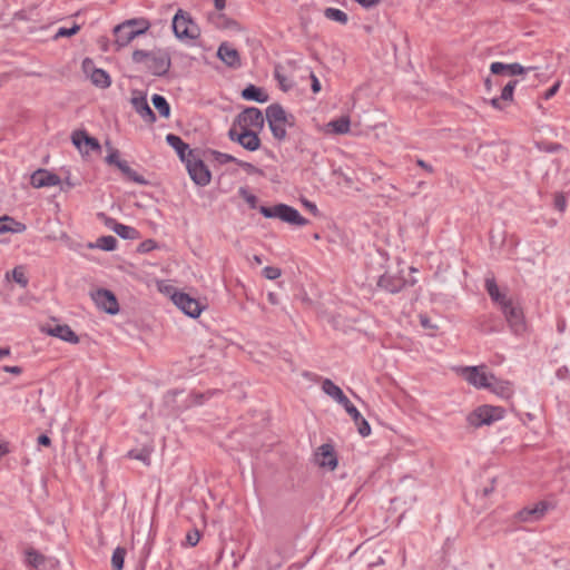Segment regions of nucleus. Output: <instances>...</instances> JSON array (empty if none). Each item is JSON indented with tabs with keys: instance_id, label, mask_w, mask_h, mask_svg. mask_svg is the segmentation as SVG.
Here are the masks:
<instances>
[{
	"instance_id": "1",
	"label": "nucleus",
	"mask_w": 570,
	"mask_h": 570,
	"mask_svg": "<svg viewBox=\"0 0 570 570\" xmlns=\"http://www.w3.org/2000/svg\"><path fill=\"white\" fill-rule=\"evenodd\" d=\"M259 212L266 218H279L291 225L304 226L308 223L295 208L285 204H277L273 207L261 206Z\"/></svg>"
},
{
	"instance_id": "2",
	"label": "nucleus",
	"mask_w": 570,
	"mask_h": 570,
	"mask_svg": "<svg viewBox=\"0 0 570 570\" xmlns=\"http://www.w3.org/2000/svg\"><path fill=\"white\" fill-rule=\"evenodd\" d=\"M266 118L273 136L283 140L286 137V126H292L285 110L279 105H271L266 109Z\"/></svg>"
},
{
	"instance_id": "3",
	"label": "nucleus",
	"mask_w": 570,
	"mask_h": 570,
	"mask_svg": "<svg viewBox=\"0 0 570 570\" xmlns=\"http://www.w3.org/2000/svg\"><path fill=\"white\" fill-rule=\"evenodd\" d=\"M504 410L500 406L481 405L471 412L468 421L471 425L479 428L481 425H490L503 417Z\"/></svg>"
},
{
	"instance_id": "4",
	"label": "nucleus",
	"mask_w": 570,
	"mask_h": 570,
	"mask_svg": "<svg viewBox=\"0 0 570 570\" xmlns=\"http://www.w3.org/2000/svg\"><path fill=\"white\" fill-rule=\"evenodd\" d=\"M458 373L476 389H487L491 386V380H494V375L487 372L485 365L460 367Z\"/></svg>"
},
{
	"instance_id": "5",
	"label": "nucleus",
	"mask_w": 570,
	"mask_h": 570,
	"mask_svg": "<svg viewBox=\"0 0 570 570\" xmlns=\"http://www.w3.org/2000/svg\"><path fill=\"white\" fill-rule=\"evenodd\" d=\"M137 23H138V21L132 19V20H128V21L115 27V29H114V33L116 37L115 46H116L117 50L126 47L137 36L142 35L148 29L147 23H145V26L140 29H135L134 26Z\"/></svg>"
},
{
	"instance_id": "6",
	"label": "nucleus",
	"mask_w": 570,
	"mask_h": 570,
	"mask_svg": "<svg viewBox=\"0 0 570 570\" xmlns=\"http://www.w3.org/2000/svg\"><path fill=\"white\" fill-rule=\"evenodd\" d=\"M173 29L179 39H196L199 36L198 26L183 10H178L173 19Z\"/></svg>"
},
{
	"instance_id": "7",
	"label": "nucleus",
	"mask_w": 570,
	"mask_h": 570,
	"mask_svg": "<svg viewBox=\"0 0 570 570\" xmlns=\"http://www.w3.org/2000/svg\"><path fill=\"white\" fill-rule=\"evenodd\" d=\"M186 166L189 173L190 178L195 181V184L199 186H206L210 181V171L205 166V164L197 159L193 150L188 151V158L186 159Z\"/></svg>"
},
{
	"instance_id": "8",
	"label": "nucleus",
	"mask_w": 570,
	"mask_h": 570,
	"mask_svg": "<svg viewBox=\"0 0 570 570\" xmlns=\"http://www.w3.org/2000/svg\"><path fill=\"white\" fill-rule=\"evenodd\" d=\"M91 298L101 311L115 315L119 312V304L112 292L100 288L91 292Z\"/></svg>"
},
{
	"instance_id": "9",
	"label": "nucleus",
	"mask_w": 570,
	"mask_h": 570,
	"mask_svg": "<svg viewBox=\"0 0 570 570\" xmlns=\"http://www.w3.org/2000/svg\"><path fill=\"white\" fill-rule=\"evenodd\" d=\"M234 125H238L240 129L253 130L262 128L264 126V116L259 109L249 107L237 116Z\"/></svg>"
},
{
	"instance_id": "10",
	"label": "nucleus",
	"mask_w": 570,
	"mask_h": 570,
	"mask_svg": "<svg viewBox=\"0 0 570 570\" xmlns=\"http://www.w3.org/2000/svg\"><path fill=\"white\" fill-rule=\"evenodd\" d=\"M507 322L509 323L511 330L514 333H521L524 331V322H523V313L522 309L515 305L512 299L510 302H504L503 307H501Z\"/></svg>"
},
{
	"instance_id": "11",
	"label": "nucleus",
	"mask_w": 570,
	"mask_h": 570,
	"mask_svg": "<svg viewBox=\"0 0 570 570\" xmlns=\"http://www.w3.org/2000/svg\"><path fill=\"white\" fill-rule=\"evenodd\" d=\"M26 562L33 570H53L59 563L57 560L46 557L33 548L26 550Z\"/></svg>"
},
{
	"instance_id": "12",
	"label": "nucleus",
	"mask_w": 570,
	"mask_h": 570,
	"mask_svg": "<svg viewBox=\"0 0 570 570\" xmlns=\"http://www.w3.org/2000/svg\"><path fill=\"white\" fill-rule=\"evenodd\" d=\"M171 299L178 308L190 317H198L202 313L203 306L200 303L186 293H175Z\"/></svg>"
},
{
	"instance_id": "13",
	"label": "nucleus",
	"mask_w": 570,
	"mask_h": 570,
	"mask_svg": "<svg viewBox=\"0 0 570 570\" xmlns=\"http://www.w3.org/2000/svg\"><path fill=\"white\" fill-rule=\"evenodd\" d=\"M228 136L232 140L239 142L245 149L254 151L261 146V140L253 130L242 129L237 132L235 125L229 129Z\"/></svg>"
},
{
	"instance_id": "14",
	"label": "nucleus",
	"mask_w": 570,
	"mask_h": 570,
	"mask_svg": "<svg viewBox=\"0 0 570 570\" xmlns=\"http://www.w3.org/2000/svg\"><path fill=\"white\" fill-rule=\"evenodd\" d=\"M130 102L136 112L139 114L146 122L154 124L156 121V116L149 107L145 95L139 91H134Z\"/></svg>"
},
{
	"instance_id": "15",
	"label": "nucleus",
	"mask_w": 570,
	"mask_h": 570,
	"mask_svg": "<svg viewBox=\"0 0 570 570\" xmlns=\"http://www.w3.org/2000/svg\"><path fill=\"white\" fill-rule=\"evenodd\" d=\"M146 67L156 76H164L170 68V58L164 52H153Z\"/></svg>"
},
{
	"instance_id": "16",
	"label": "nucleus",
	"mask_w": 570,
	"mask_h": 570,
	"mask_svg": "<svg viewBox=\"0 0 570 570\" xmlns=\"http://www.w3.org/2000/svg\"><path fill=\"white\" fill-rule=\"evenodd\" d=\"M73 145L81 151L88 154L89 150H100L99 141L87 135L86 131L77 130L72 134Z\"/></svg>"
},
{
	"instance_id": "17",
	"label": "nucleus",
	"mask_w": 570,
	"mask_h": 570,
	"mask_svg": "<svg viewBox=\"0 0 570 570\" xmlns=\"http://www.w3.org/2000/svg\"><path fill=\"white\" fill-rule=\"evenodd\" d=\"M60 181L61 180L58 175L52 174L46 169L36 170L30 178V184L35 188L57 186L60 184Z\"/></svg>"
},
{
	"instance_id": "18",
	"label": "nucleus",
	"mask_w": 570,
	"mask_h": 570,
	"mask_svg": "<svg viewBox=\"0 0 570 570\" xmlns=\"http://www.w3.org/2000/svg\"><path fill=\"white\" fill-rule=\"evenodd\" d=\"M315 460L321 468H327L331 471L337 466V458L331 444L321 445L315 454Z\"/></svg>"
},
{
	"instance_id": "19",
	"label": "nucleus",
	"mask_w": 570,
	"mask_h": 570,
	"mask_svg": "<svg viewBox=\"0 0 570 570\" xmlns=\"http://www.w3.org/2000/svg\"><path fill=\"white\" fill-rule=\"evenodd\" d=\"M548 505L546 502H539L532 508H524L515 514L519 522H533L540 520L547 512Z\"/></svg>"
},
{
	"instance_id": "20",
	"label": "nucleus",
	"mask_w": 570,
	"mask_h": 570,
	"mask_svg": "<svg viewBox=\"0 0 570 570\" xmlns=\"http://www.w3.org/2000/svg\"><path fill=\"white\" fill-rule=\"evenodd\" d=\"M405 285V281L399 276L397 274H392L390 272H385L382 276H380L377 281V286L389 293H397Z\"/></svg>"
},
{
	"instance_id": "21",
	"label": "nucleus",
	"mask_w": 570,
	"mask_h": 570,
	"mask_svg": "<svg viewBox=\"0 0 570 570\" xmlns=\"http://www.w3.org/2000/svg\"><path fill=\"white\" fill-rule=\"evenodd\" d=\"M217 56L230 68H238L242 65L238 51L227 42H223L219 46Z\"/></svg>"
},
{
	"instance_id": "22",
	"label": "nucleus",
	"mask_w": 570,
	"mask_h": 570,
	"mask_svg": "<svg viewBox=\"0 0 570 570\" xmlns=\"http://www.w3.org/2000/svg\"><path fill=\"white\" fill-rule=\"evenodd\" d=\"M43 331H46V333L50 336L58 337L71 344H77L79 342V337L77 336V334L66 324L48 326L43 328Z\"/></svg>"
},
{
	"instance_id": "23",
	"label": "nucleus",
	"mask_w": 570,
	"mask_h": 570,
	"mask_svg": "<svg viewBox=\"0 0 570 570\" xmlns=\"http://www.w3.org/2000/svg\"><path fill=\"white\" fill-rule=\"evenodd\" d=\"M534 67L524 68L520 63H502V62H492L490 66V70L493 75H500L503 71H507L511 76L523 75L527 70H534Z\"/></svg>"
},
{
	"instance_id": "24",
	"label": "nucleus",
	"mask_w": 570,
	"mask_h": 570,
	"mask_svg": "<svg viewBox=\"0 0 570 570\" xmlns=\"http://www.w3.org/2000/svg\"><path fill=\"white\" fill-rule=\"evenodd\" d=\"M351 120L348 116H342L325 125L324 132L332 135H345L350 131Z\"/></svg>"
},
{
	"instance_id": "25",
	"label": "nucleus",
	"mask_w": 570,
	"mask_h": 570,
	"mask_svg": "<svg viewBox=\"0 0 570 570\" xmlns=\"http://www.w3.org/2000/svg\"><path fill=\"white\" fill-rule=\"evenodd\" d=\"M488 389L503 399H510L513 395L512 384L509 381L499 380L495 376L494 380H491V386Z\"/></svg>"
},
{
	"instance_id": "26",
	"label": "nucleus",
	"mask_w": 570,
	"mask_h": 570,
	"mask_svg": "<svg viewBox=\"0 0 570 570\" xmlns=\"http://www.w3.org/2000/svg\"><path fill=\"white\" fill-rule=\"evenodd\" d=\"M106 224L110 226L112 224L111 228L112 230L124 239H136L138 238V232L127 225L116 223L114 219L107 218Z\"/></svg>"
},
{
	"instance_id": "27",
	"label": "nucleus",
	"mask_w": 570,
	"mask_h": 570,
	"mask_svg": "<svg viewBox=\"0 0 570 570\" xmlns=\"http://www.w3.org/2000/svg\"><path fill=\"white\" fill-rule=\"evenodd\" d=\"M26 230V225L22 224V223H19L17 220H14L12 217L10 216H2L0 217V234H6V233H22Z\"/></svg>"
},
{
	"instance_id": "28",
	"label": "nucleus",
	"mask_w": 570,
	"mask_h": 570,
	"mask_svg": "<svg viewBox=\"0 0 570 570\" xmlns=\"http://www.w3.org/2000/svg\"><path fill=\"white\" fill-rule=\"evenodd\" d=\"M166 141L168 142V145H170L177 151L180 159L183 161H186V159L188 158V151L190 150L189 146L187 144H185L180 139V137H178L174 134H168L166 137Z\"/></svg>"
},
{
	"instance_id": "29",
	"label": "nucleus",
	"mask_w": 570,
	"mask_h": 570,
	"mask_svg": "<svg viewBox=\"0 0 570 570\" xmlns=\"http://www.w3.org/2000/svg\"><path fill=\"white\" fill-rule=\"evenodd\" d=\"M485 288H487L490 297L492 298V301L498 303L500 305V307H503L504 302L511 301L510 298H507V296L499 291V287L493 277L485 279Z\"/></svg>"
},
{
	"instance_id": "30",
	"label": "nucleus",
	"mask_w": 570,
	"mask_h": 570,
	"mask_svg": "<svg viewBox=\"0 0 570 570\" xmlns=\"http://www.w3.org/2000/svg\"><path fill=\"white\" fill-rule=\"evenodd\" d=\"M117 168L120 170V173L127 178L128 180H131L139 185H147L148 181L139 175L137 171H135L126 160L122 163L117 164Z\"/></svg>"
},
{
	"instance_id": "31",
	"label": "nucleus",
	"mask_w": 570,
	"mask_h": 570,
	"mask_svg": "<svg viewBox=\"0 0 570 570\" xmlns=\"http://www.w3.org/2000/svg\"><path fill=\"white\" fill-rule=\"evenodd\" d=\"M348 414L353 419L354 423L357 425L358 433L362 436H368L371 434V426L368 422L361 415L358 410L355 409H348Z\"/></svg>"
},
{
	"instance_id": "32",
	"label": "nucleus",
	"mask_w": 570,
	"mask_h": 570,
	"mask_svg": "<svg viewBox=\"0 0 570 570\" xmlns=\"http://www.w3.org/2000/svg\"><path fill=\"white\" fill-rule=\"evenodd\" d=\"M242 97L247 100H255L258 102H266L268 96L262 91L261 88L249 85L242 91Z\"/></svg>"
},
{
	"instance_id": "33",
	"label": "nucleus",
	"mask_w": 570,
	"mask_h": 570,
	"mask_svg": "<svg viewBox=\"0 0 570 570\" xmlns=\"http://www.w3.org/2000/svg\"><path fill=\"white\" fill-rule=\"evenodd\" d=\"M92 85L99 88H108L111 83L109 75L104 69H97L94 71V73L89 77Z\"/></svg>"
},
{
	"instance_id": "34",
	"label": "nucleus",
	"mask_w": 570,
	"mask_h": 570,
	"mask_svg": "<svg viewBox=\"0 0 570 570\" xmlns=\"http://www.w3.org/2000/svg\"><path fill=\"white\" fill-rule=\"evenodd\" d=\"M322 390L325 394L334 399L336 402L344 395L342 389L334 384L330 379H325L323 381Z\"/></svg>"
},
{
	"instance_id": "35",
	"label": "nucleus",
	"mask_w": 570,
	"mask_h": 570,
	"mask_svg": "<svg viewBox=\"0 0 570 570\" xmlns=\"http://www.w3.org/2000/svg\"><path fill=\"white\" fill-rule=\"evenodd\" d=\"M117 246V239L114 236H101L96 244L89 243V248H100L104 250H114Z\"/></svg>"
},
{
	"instance_id": "36",
	"label": "nucleus",
	"mask_w": 570,
	"mask_h": 570,
	"mask_svg": "<svg viewBox=\"0 0 570 570\" xmlns=\"http://www.w3.org/2000/svg\"><path fill=\"white\" fill-rule=\"evenodd\" d=\"M151 101L161 117L168 118L170 116V106L163 96L154 95Z\"/></svg>"
},
{
	"instance_id": "37",
	"label": "nucleus",
	"mask_w": 570,
	"mask_h": 570,
	"mask_svg": "<svg viewBox=\"0 0 570 570\" xmlns=\"http://www.w3.org/2000/svg\"><path fill=\"white\" fill-rule=\"evenodd\" d=\"M324 16L330 19V20H334L336 22H340L342 24H345L348 20L347 18V14L340 10V9H335V8H327L325 9L324 11Z\"/></svg>"
},
{
	"instance_id": "38",
	"label": "nucleus",
	"mask_w": 570,
	"mask_h": 570,
	"mask_svg": "<svg viewBox=\"0 0 570 570\" xmlns=\"http://www.w3.org/2000/svg\"><path fill=\"white\" fill-rule=\"evenodd\" d=\"M274 75L282 90L287 91L293 87V82L284 75L282 66L275 67Z\"/></svg>"
},
{
	"instance_id": "39",
	"label": "nucleus",
	"mask_w": 570,
	"mask_h": 570,
	"mask_svg": "<svg viewBox=\"0 0 570 570\" xmlns=\"http://www.w3.org/2000/svg\"><path fill=\"white\" fill-rule=\"evenodd\" d=\"M126 556V549L118 547L112 553L111 558V564L114 570H122L124 568V561Z\"/></svg>"
},
{
	"instance_id": "40",
	"label": "nucleus",
	"mask_w": 570,
	"mask_h": 570,
	"mask_svg": "<svg viewBox=\"0 0 570 570\" xmlns=\"http://www.w3.org/2000/svg\"><path fill=\"white\" fill-rule=\"evenodd\" d=\"M150 453H151V450L148 449V448H142L140 450H131L129 451L128 455L131 458V459H135V460H138V461H141L142 463H145L146 465H148L150 463Z\"/></svg>"
},
{
	"instance_id": "41",
	"label": "nucleus",
	"mask_w": 570,
	"mask_h": 570,
	"mask_svg": "<svg viewBox=\"0 0 570 570\" xmlns=\"http://www.w3.org/2000/svg\"><path fill=\"white\" fill-rule=\"evenodd\" d=\"M105 145H106V148L108 149V155H107V157L105 159L106 163L108 165L117 167L118 163H122L124 161V160H121L119 158V151L116 148H114L109 141H106Z\"/></svg>"
},
{
	"instance_id": "42",
	"label": "nucleus",
	"mask_w": 570,
	"mask_h": 570,
	"mask_svg": "<svg viewBox=\"0 0 570 570\" xmlns=\"http://www.w3.org/2000/svg\"><path fill=\"white\" fill-rule=\"evenodd\" d=\"M517 82H518L517 80H512L504 86V88L502 89L501 96H500V98L503 101H512L513 91L517 86Z\"/></svg>"
},
{
	"instance_id": "43",
	"label": "nucleus",
	"mask_w": 570,
	"mask_h": 570,
	"mask_svg": "<svg viewBox=\"0 0 570 570\" xmlns=\"http://www.w3.org/2000/svg\"><path fill=\"white\" fill-rule=\"evenodd\" d=\"M12 278L22 287L28 285V278L26 277L24 272L20 266L13 268Z\"/></svg>"
},
{
	"instance_id": "44",
	"label": "nucleus",
	"mask_w": 570,
	"mask_h": 570,
	"mask_svg": "<svg viewBox=\"0 0 570 570\" xmlns=\"http://www.w3.org/2000/svg\"><path fill=\"white\" fill-rule=\"evenodd\" d=\"M263 275L271 281L277 279L282 275V271L278 267L266 266L263 269Z\"/></svg>"
},
{
	"instance_id": "45",
	"label": "nucleus",
	"mask_w": 570,
	"mask_h": 570,
	"mask_svg": "<svg viewBox=\"0 0 570 570\" xmlns=\"http://www.w3.org/2000/svg\"><path fill=\"white\" fill-rule=\"evenodd\" d=\"M151 53L144 50H135L132 52V60L137 63L145 62L147 65Z\"/></svg>"
},
{
	"instance_id": "46",
	"label": "nucleus",
	"mask_w": 570,
	"mask_h": 570,
	"mask_svg": "<svg viewBox=\"0 0 570 570\" xmlns=\"http://www.w3.org/2000/svg\"><path fill=\"white\" fill-rule=\"evenodd\" d=\"M200 540V532L197 529L189 531L186 535V543L195 547Z\"/></svg>"
},
{
	"instance_id": "47",
	"label": "nucleus",
	"mask_w": 570,
	"mask_h": 570,
	"mask_svg": "<svg viewBox=\"0 0 570 570\" xmlns=\"http://www.w3.org/2000/svg\"><path fill=\"white\" fill-rule=\"evenodd\" d=\"M239 195L245 199V202L252 207L255 208L257 204V198L253 194H249L246 188L239 189Z\"/></svg>"
},
{
	"instance_id": "48",
	"label": "nucleus",
	"mask_w": 570,
	"mask_h": 570,
	"mask_svg": "<svg viewBox=\"0 0 570 570\" xmlns=\"http://www.w3.org/2000/svg\"><path fill=\"white\" fill-rule=\"evenodd\" d=\"M98 68L95 67V63L92 61V59L90 58H86L83 59L82 61V71L83 73L89 78L95 70H97Z\"/></svg>"
},
{
	"instance_id": "49",
	"label": "nucleus",
	"mask_w": 570,
	"mask_h": 570,
	"mask_svg": "<svg viewBox=\"0 0 570 570\" xmlns=\"http://www.w3.org/2000/svg\"><path fill=\"white\" fill-rule=\"evenodd\" d=\"M80 27L78 24H75L73 27L67 29V28H60L56 35V38L60 37H71L76 35L79 31Z\"/></svg>"
},
{
	"instance_id": "50",
	"label": "nucleus",
	"mask_w": 570,
	"mask_h": 570,
	"mask_svg": "<svg viewBox=\"0 0 570 570\" xmlns=\"http://www.w3.org/2000/svg\"><path fill=\"white\" fill-rule=\"evenodd\" d=\"M566 206H567V200H566V197L563 194H557L554 196V207L560 210V212H563L566 209Z\"/></svg>"
},
{
	"instance_id": "51",
	"label": "nucleus",
	"mask_w": 570,
	"mask_h": 570,
	"mask_svg": "<svg viewBox=\"0 0 570 570\" xmlns=\"http://www.w3.org/2000/svg\"><path fill=\"white\" fill-rule=\"evenodd\" d=\"M154 248H156V243L153 239H147L139 245L138 250L140 253H147Z\"/></svg>"
},
{
	"instance_id": "52",
	"label": "nucleus",
	"mask_w": 570,
	"mask_h": 570,
	"mask_svg": "<svg viewBox=\"0 0 570 570\" xmlns=\"http://www.w3.org/2000/svg\"><path fill=\"white\" fill-rule=\"evenodd\" d=\"M214 154L216 156V159L222 164L232 163V161L237 163V159L228 154H223L219 151H215Z\"/></svg>"
},
{
	"instance_id": "53",
	"label": "nucleus",
	"mask_w": 570,
	"mask_h": 570,
	"mask_svg": "<svg viewBox=\"0 0 570 570\" xmlns=\"http://www.w3.org/2000/svg\"><path fill=\"white\" fill-rule=\"evenodd\" d=\"M420 324L423 328H426V330H436L438 328V325L433 324L426 315H420Z\"/></svg>"
},
{
	"instance_id": "54",
	"label": "nucleus",
	"mask_w": 570,
	"mask_h": 570,
	"mask_svg": "<svg viewBox=\"0 0 570 570\" xmlns=\"http://www.w3.org/2000/svg\"><path fill=\"white\" fill-rule=\"evenodd\" d=\"M302 204L303 206L308 210L311 212L314 216H317L318 215V209L316 207V205L307 199H303L302 200Z\"/></svg>"
},
{
	"instance_id": "55",
	"label": "nucleus",
	"mask_w": 570,
	"mask_h": 570,
	"mask_svg": "<svg viewBox=\"0 0 570 570\" xmlns=\"http://www.w3.org/2000/svg\"><path fill=\"white\" fill-rule=\"evenodd\" d=\"M237 164L243 167L247 173L249 174H253V173H261L259 169H257L254 165L249 164V163H246V161H240V160H237Z\"/></svg>"
},
{
	"instance_id": "56",
	"label": "nucleus",
	"mask_w": 570,
	"mask_h": 570,
	"mask_svg": "<svg viewBox=\"0 0 570 570\" xmlns=\"http://www.w3.org/2000/svg\"><path fill=\"white\" fill-rule=\"evenodd\" d=\"M363 8L370 9L376 7L382 0H355Z\"/></svg>"
},
{
	"instance_id": "57",
	"label": "nucleus",
	"mask_w": 570,
	"mask_h": 570,
	"mask_svg": "<svg viewBox=\"0 0 570 570\" xmlns=\"http://www.w3.org/2000/svg\"><path fill=\"white\" fill-rule=\"evenodd\" d=\"M368 567H376L384 563L381 556H372L367 559Z\"/></svg>"
},
{
	"instance_id": "58",
	"label": "nucleus",
	"mask_w": 570,
	"mask_h": 570,
	"mask_svg": "<svg viewBox=\"0 0 570 570\" xmlns=\"http://www.w3.org/2000/svg\"><path fill=\"white\" fill-rule=\"evenodd\" d=\"M337 403L341 404L347 413H348V409H355V406L350 402V400L345 396V394L343 395L342 399H340L337 401Z\"/></svg>"
},
{
	"instance_id": "59",
	"label": "nucleus",
	"mask_w": 570,
	"mask_h": 570,
	"mask_svg": "<svg viewBox=\"0 0 570 570\" xmlns=\"http://www.w3.org/2000/svg\"><path fill=\"white\" fill-rule=\"evenodd\" d=\"M311 80H312L313 92H315V94L321 90V83L314 73H311Z\"/></svg>"
},
{
	"instance_id": "60",
	"label": "nucleus",
	"mask_w": 570,
	"mask_h": 570,
	"mask_svg": "<svg viewBox=\"0 0 570 570\" xmlns=\"http://www.w3.org/2000/svg\"><path fill=\"white\" fill-rule=\"evenodd\" d=\"M559 86H560L559 82H557L554 86H552L550 89H548L544 94V98L550 99L551 97H553L556 95V92L558 91Z\"/></svg>"
},
{
	"instance_id": "61",
	"label": "nucleus",
	"mask_w": 570,
	"mask_h": 570,
	"mask_svg": "<svg viewBox=\"0 0 570 570\" xmlns=\"http://www.w3.org/2000/svg\"><path fill=\"white\" fill-rule=\"evenodd\" d=\"M38 443L43 446H49L51 444V440L48 435L42 434L38 438Z\"/></svg>"
},
{
	"instance_id": "62",
	"label": "nucleus",
	"mask_w": 570,
	"mask_h": 570,
	"mask_svg": "<svg viewBox=\"0 0 570 570\" xmlns=\"http://www.w3.org/2000/svg\"><path fill=\"white\" fill-rule=\"evenodd\" d=\"M416 164L423 168L424 170L429 171V173H433V167L429 164H426L424 160L422 159H417Z\"/></svg>"
},
{
	"instance_id": "63",
	"label": "nucleus",
	"mask_w": 570,
	"mask_h": 570,
	"mask_svg": "<svg viewBox=\"0 0 570 570\" xmlns=\"http://www.w3.org/2000/svg\"><path fill=\"white\" fill-rule=\"evenodd\" d=\"M267 298H268L269 303L273 304V305H278L279 304L278 296L275 293H273V292H269L267 294Z\"/></svg>"
},
{
	"instance_id": "64",
	"label": "nucleus",
	"mask_w": 570,
	"mask_h": 570,
	"mask_svg": "<svg viewBox=\"0 0 570 570\" xmlns=\"http://www.w3.org/2000/svg\"><path fill=\"white\" fill-rule=\"evenodd\" d=\"M493 483H494V481H492L490 485L484 487L482 489L483 497H489L494 491V484Z\"/></svg>"
}]
</instances>
